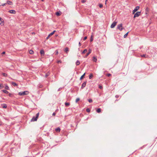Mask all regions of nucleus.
I'll return each instance as SVG.
<instances>
[{
	"instance_id": "nucleus-1",
	"label": "nucleus",
	"mask_w": 157,
	"mask_h": 157,
	"mask_svg": "<svg viewBox=\"0 0 157 157\" xmlns=\"http://www.w3.org/2000/svg\"><path fill=\"white\" fill-rule=\"evenodd\" d=\"M39 113H37L36 115V116H34L32 118V119L31 120L32 121H36L39 117Z\"/></svg>"
},
{
	"instance_id": "nucleus-2",
	"label": "nucleus",
	"mask_w": 157,
	"mask_h": 157,
	"mask_svg": "<svg viewBox=\"0 0 157 157\" xmlns=\"http://www.w3.org/2000/svg\"><path fill=\"white\" fill-rule=\"evenodd\" d=\"M29 92L27 91H24L23 92H21L19 93V95L20 96H23L28 94Z\"/></svg>"
},
{
	"instance_id": "nucleus-3",
	"label": "nucleus",
	"mask_w": 157,
	"mask_h": 157,
	"mask_svg": "<svg viewBox=\"0 0 157 157\" xmlns=\"http://www.w3.org/2000/svg\"><path fill=\"white\" fill-rule=\"evenodd\" d=\"M117 29H119L120 31H121L124 29L122 27V24H119L117 25Z\"/></svg>"
},
{
	"instance_id": "nucleus-4",
	"label": "nucleus",
	"mask_w": 157,
	"mask_h": 157,
	"mask_svg": "<svg viewBox=\"0 0 157 157\" xmlns=\"http://www.w3.org/2000/svg\"><path fill=\"white\" fill-rule=\"evenodd\" d=\"M141 12H137L134 15V18H135L136 17H139L140 14Z\"/></svg>"
},
{
	"instance_id": "nucleus-5",
	"label": "nucleus",
	"mask_w": 157,
	"mask_h": 157,
	"mask_svg": "<svg viewBox=\"0 0 157 157\" xmlns=\"http://www.w3.org/2000/svg\"><path fill=\"white\" fill-rule=\"evenodd\" d=\"M140 7L138 6H137L132 11V13L134 14L135 12L137 11L138 9H139Z\"/></svg>"
},
{
	"instance_id": "nucleus-6",
	"label": "nucleus",
	"mask_w": 157,
	"mask_h": 157,
	"mask_svg": "<svg viewBox=\"0 0 157 157\" xmlns=\"http://www.w3.org/2000/svg\"><path fill=\"white\" fill-rule=\"evenodd\" d=\"M117 22L114 21L112 25H111V28H113L115 27V26L117 24Z\"/></svg>"
},
{
	"instance_id": "nucleus-7",
	"label": "nucleus",
	"mask_w": 157,
	"mask_h": 157,
	"mask_svg": "<svg viewBox=\"0 0 157 157\" xmlns=\"http://www.w3.org/2000/svg\"><path fill=\"white\" fill-rule=\"evenodd\" d=\"M56 32L55 30L53 32H52V33H51L49 34L48 36L47 37L46 39H48L50 36H52L54 33Z\"/></svg>"
},
{
	"instance_id": "nucleus-8",
	"label": "nucleus",
	"mask_w": 157,
	"mask_h": 157,
	"mask_svg": "<svg viewBox=\"0 0 157 157\" xmlns=\"http://www.w3.org/2000/svg\"><path fill=\"white\" fill-rule=\"evenodd\" d=\"M86 82H84L82 84V86H81V88L83 89V88H84L86 86Z\"/></svg>"
},
{
	"instance_id": "nucleus-9",
	"label": "nucleus",
	"mask_w": 157,
	"mask_h": 157,
	"mask_svg": "<svg viewBox=\"0 0 157 157\" xmlns=\"http://www.w3.org/2000/svg\"><path fill=\"white\" fill-rule=\"evenodd\" d=\"M91 52V50L90 49L89 50V52H88L86 55L85 56V57L86 58V57Z\"/></svg>"
},
{
	"instance_id": "nucleus-10",
	"label": "nucleus",
	"mask_w": 157,
	"mask_h": 157,
	"mask_svg": "<svg viewBox=\"0 0 157 157\" xmlns=\"http://www.w3.org/2000/svg\"><path fill=\"white\" fill-rule=\"evenodd\" d=\"M9 12L11 13L15 14L16 13V11L14 10H11L9 11Z\"/></svg>"
},
{
	"instance_id": "nucleus-11",
	"label": "nucleus",
	"mask_w": 157,
	"mask_h": 157,
	"mask_svg": "<svg viewBox=\"0 0 157 157\" xmlns=\"http://www.w3.org/2000/svg\"><path fill=\"white\" fill-rule=\"evenodd\" d=\"M0 25H3L4 23L2 19L0 17Z\"/></svg>"
},
{
	"instance_id": "nucleus-12",
	"label": "nucleus",
	"mask_w": 157,
	"mask_h": 157,
	"mask_svg": "<svg viewBox=\"0 0 157 157\" xmlns=\"http://www.w3.org/2000/svg\"><path fill=\"white\" fill-rule=\"evenodd\" d=\"M40 53L41 56H43L44 55V52L43 50H42L40 51Z\"/></svg>"
},
{
	"instance_id": "nucleus-13",
	"label": "nucleus",
	"mask_w": 157,
	"mask_h": 157,
	"mask_svg": "<svg viewBox=\"0 0 157 157\" xmlns=\"http://www.w3.org/2000/svg\"><path fill=\"white\" fill-rule=\"evenodd\" d=\"M93 60L95 62H96L97 60V58L95 57V56H94L93 57Z\"/></svg>"
},
{
	"instance_id": "nucleus-14",
	"label": "nucleus",
	"mask_w": 157,
	"mask_h": 157,
	"mask_svg": "<svg viewBox=\"0 0 157 157\" xmlns=\"http://www.w3.org/2000/svg\"><path fill=\"white\" fill-rule=\"evenodd\" d=\"M6 3L7 4H8V5H11L13 4V2H12L9 1H7Z\"/></svg>"
},
{
	"instance_id": "nucleus-15",
	"label": "nucleus",
	"mask_w": 157,
	"mask_h": 157,
	"mask_svg": "<svg viewBox=\"0 0 157 157\" xmlns=\"http://www.w3.org/2000/svg\"><path fill=\"white\" fill-rule=\"evenodd\" d=\"M55 130L56 132H59L60 131V128L59 127H58L57 128H56Z\"/></svg>"
},
{
	"instance_id": "nucleus-16",
	"label": "nucleus",
	"mask_w": 157,
	"mask_h": 157,
	"mask_svg": "<svg viewBox=\"0 0 157 157\" xmlns=\"http://www.w3.org/2000/svg\"><path fill=\"white\" fill-rule=\"evenodd\" d=\"M59 12L60 11L56 12V14L57 16H59L60 15H61V13H60Z\"/></svg>"
},
{
	"instance_id": "nucleus-17",
	"label": "nucleus",
	"mask_w": 157,
	"mask_h": 157,
	"mask_svg": "<svg viewBox=\"0 0 157 157\" xmlns=\"http://www.w3.org/2000/svg\"><path fill=\"white\" fill-rule=\"evenodd\" d=\"M69 51V49L68 48L66 47L65 48L64 50V52H66L67 53Z\"/></svg>"
},
{
	"instance_id": "nucleus-18",
	"label": "nucleus",
	"mask_w": 157,
	"mask_h": 157,
	"mask_svg": "<svg viewBox=\"0 0 157 157\" xmlns=\"http://www.w3.org/2000/svg\"><path fill=\"white\" fill-rule=\"evenodd\" d=\"M141 56L142 57H145V58H147V57H148V56L147 55H146V54H143V55H141Z\"/></svg>"
},
{
	"instance_id": "nucleus-19",
	"label": "nucleus",
	"mask_w": 157,
	"mask_h": 157,
	"mask_svg": "<svg viewBox=\"0 0 157 157\" xmlns=\"http://www.w3.org/2000/svg\"><path fill=\"white\" fill-rule=\"evenodd\" d=\"M65 105L66 107H68L70 105V103L69 102H65Z\"/></svg>"
},
{
	"instance_id": "nucleus-20",
	"label": "nucleus",
	"mask_w": 157,
	"mask_h": 157,
	"mask_svg": "<svg viewBox=\"0 0 157 157\" xmlns=\"http://www.w3.org/2000/svg\"><path fill=\"white\" fill-rule=\"evenodd\" d=\"M85 73H84L80 77V79L81 80L84 77Z\"/></svg>"
},
{
	"instance_id": "nucleus-21",
	"label": "nucleus",
	"mask_w": 157,
	"mask_h": 157,
	"mask_svg": "<svg viewBox=\"0 0 157 157\" xmlns=\"http://www.w3.org/2000/svg\"><path fill=\"white\" fill-rule=\"evenodd\" d=\"M29 53L30 54H33L34 53V52L33 50H30L29 51Z\"/></svg>"
},
{
	"instance_id": "nucleus-22",
	"label": "nucleus",
	"mask_w": 157,
	"mask_h": 157,
	"mask_svg": "<svg viewBox=\"0 0 157 157\" xmlns=\"http://www.w3.org/2000/svg\"><path fill=\"white\" fill-rule=\"evenodd\" d=\"M80 64V62L78 60H77L76 62V65H78Z\"/></svg>"
},
{
	"instance_id": "nucleus-23",
	"label": "nucleus",
	"mask_w": 157,
	"mask_h": 157,
	"mask_svg": "<svg viewBox=\"0 0 157 157\" xmlns=\"http://www.w3.org/2000/svg\"><path fill=\"white\" fill-rule=\"evenodd\" d=\"M96 111L98 113H100L101 112V109L100 108L96 110Z\"/></svg>"
},
{
	"instance_id": "nucleus-24",
	"label": "nucleus",
	"mask_w": 157,
	"mask_h": 157,
	"mask_svg": "<svg viewBox=\"0 0 157 157\" xmlns=\"http://www.w3.org/2000/svg\"><path fill=\"white\" fill-rule=\"evenodd\" d=\"M2 91L3 92L6 94H8V92L7 91L5 90H2Z\"/></svg>"
},
{
	"instance_id": "nucleus-25",
	"label": "nucleus",
	"mask_w": 157,
	"mask_h": 157,
	"mask_svg": "<svg viewBox=\"0 0 157 157\" xmlns=\"http://www.w3.org/2000/svg\"><path fill=\"white\" fill-rule=\"evenodd\" d=\"M87 52V50L86 49H84L83 51L82 52V54H83Z\"/></svg>"
},
{
	"instance_id": "nucleus-26",
	"label": "nucleus",
	"mask_w": 157,
	"mask_h": 157,
	"mask_svg": "<svg viewBox=\"0 0 157 157\" xmlns=\"http://www.w3.org/2000/svg\"><path fill=\"white\" fill-rule=\"evenodd\" d=\"M50 75V73L49 72H48L45 75V77L47 78Z\"/></svg>"
},
{
	"instance_id": "nucleus-27",
	"label": "nucleus",
	"mask_w": 157,
	"mask_h": 157,
	"mask_svg": "<svg viewBox=\"0 0 157 157\" xmlns=\"http://www.w3.org/2000/svg\"><path fill=\"white\" fill-rule=\"evenodd\" d=\"M93 77V75L92 74H90L89 75V78L91 79Z\"/></svg>"
},
{
	"instance_id": "nucleus-28",
	"label": "nucleus",
	"mask_w": 157,
	"mask_h": 157,
	"mask_svg": "<svg viewBox=\"0 0 157 157\" xmlns=\"http://www.w3.org/2000/svg\"><path fill=\"white\" fill-rule=\"evenodd\" d=\"M12 84L14 86H17V84L15 82H12Z\"/></svg>"
},
{
	"instance_id": "nucleus-29",
	"label": "nucleus",
	"mask_w": 157,
	"mask_h": 157,
	"mask_svg": "<svg viewBox=\"0 0 157 157\" xmlns=\"http://www.w3.org/2000/svg\"><path fill=\"white\" fill-rule=\"evenodd\" d=\"M3 76H4L5 77L7 76V74L5 73H3L2 74Z\"/></svg>"
},
{
	"instance_id": "nucleus-30",
	"label": "nucleus",
	"mask_w": 157,
	"mask_h": 157,
	"mask_svg": "<svg viewBox=\"0 0 157 157\" xmlns=\"http://www.w3.org/2000/svg\"><path fill=\"white\" fill-rule=\"evenodd\" d=\"M128 32L126 33L124 35V38H125L126 37V36H127V35H128Z\"/></svg>"
},
{
	"instance_id": "nucleus-31",
	"label": "nucleus",
	"mask_w": 157,
	"mask_h": 157,
	"mask_svg": "<svg viewBox=\"0 0 157 157\" xmlns=\"http://www.w3.org/2000/svg\"><path fill=\"white\" fill-rule=\"evenodd\" d=\"M80 100V99L78 98H77L76 99V102L77 103L78 101H79Z\"/></svg>"
},
{
	"instance_id": "nucleus-32",
	"label": "nucleus",
	"mask_w": 157,
	"mask_h": 157,
	"mask_svg": "<svg viewBox=\"0 0 157 157\" xmlns=\"http://www.w3.org/2000/svg\"><path fill=\"white\" fill-rule=\"evenodd\" d=\"M99 7L100 8H102L103 7V5L102 4H99Z\"/></svg>"
},
{
	"instance_id": "nucleus-33",
	"label": "nucleus",
	"mask_w": 157,
	"mask_h": 157,
	"mask_svg": "<svg viewBox=\"0 0 157 157\" xmlns=\"http://www.w3.org/2000/svg\"><path fill=\"white\" fill-rule=\"evenodd\" d=\"M3 87H4V86L2 85V84H0V89L3 88Z\"/></svg>"
},
{
	"instance_id": "nucleus-34",
	"label": "nucleus",
	"mask_w": 157,
	"mask_h": 157,
	"mask_svg": "<svg viewBox=\"0 0 157 157\" xmlns=\"http://www.w3.org/2000/svg\"><path fill=\"white\" fill-rule=\"evenodd\" d=\"M86 1V0H81V2L82 3L85 2Z\"/></svg>"
},
{
	"instance_id": "nucleus-35",
	"label": "nucleus",
	"mask_w": 157,
	"mask_h": 157,
	"mask_svg": "<svg viewBox=\"0 0 157 157\" xmlns=\"http://www.w3.org/2000/svg\"><path fill=\"white\" fill-rule=\"evenodd\" d=\"M5 88L6 90H9V86H6Z\"/></svg>"
},
{
	"instance_id": "nucleus-36",
	"label": "nucleus",
	"mask_w": 157,
	"mask_h": 157,
	"mask_svg": "<svg viewBox=\"0 0 157 157\" xmlns=\"http://www.w3.org/2000/svg\"><path fill=\"white\" fill-rule=\"evenodd\" d=\"M99 89H102V88H103L102 86H101V85H99Z\"/></svg>"
},
{
	"instance_id": "nucleus-37",
	"label": "nucleus",
	"mask_w": 157,
	"mask_h": 157,
	"mask_svg": "<svg viewBox=\"0 0 157 157\" xmlns=\"http://www.w3.org/2000/svg\"><path fill=\"white\" fill-rule=\"evenodd\" d=\"M3 108H7V105L6 104H5L3 106Z\"/></svg>"
},
{
	"instance_id": "nucleus-38",
	"label": "nucleus",
	"mask_w": 157,
	"mask_h": 157,
	"mask_svg": "<svg viewBox=\"0 0 157 157\" xmlns=\"http://www.w3.org/2000/svg\"><path fill=\"white\" fill-rule=\"evenodd\" d=\"M88 101L89 102L91 103L92 102V100L91 99H89L88 100Z\"/></svg>"
},
{
	"instance_id": "nucleus-39",
	"label": "nucleus",
	"mask_w": 157,
	"mask_h": 157,
	"mask_svg": "<svg viewBox=\"0 0 157 157\" xmlns=\"http://www.w3.org/2000/svg\"><path fill=\"white\" fill-rule=\"evenodd\" d=\"M90 110L89 109H87L86 111L87 112H90Z\"/></svg>"
},
{
	"instance_id": "nucleus-40",
	"label": "nucleus",
	"mask_w": 157,
	"mask_h": 157,
	"mask_svg": "<svg viewBox=\"0 0 157 157\" xmlns=\"http://www.w3.org/2000/svg\"><path fill=\"white\" fill-rule=\"evenodd\" d=\"M87 36L85 37L83 39V40H85L86 39H87Z\"/></svg>"
},
{
	"instance_id": "nucleus-41",
	"label": "nucleus",
	"mask_w": 157,
	"mask_h": 157,
	"mask_svg": "<svg viewBox=\"0 0 157 157\" xmlns=\"http://www.w3.org/2000/svg\"><path fill=\"white\" fill-rule=\"evenodd\" d=\"M6 4H7V3H6L2 4V6H5L6 5Z\"/></svg>"
},
{
	"instance_id": "nucleus-42",
	"label": "nucleus",
	"mask_w": 157,
	"mask_h": 157,
	"mask_svg": "<svg viewBox=\"0 0 157 157\" xmlns=\"http://www.w3.org/2000/svg\"><path fill=\"white\" fill-rule=\"evenodd\" d=\"M55 53H56V55H57L58 53V51L57 50H56V52H55Z\"/></svg>"
},
{
	"instance_id": "nucleus-43",
	"label": "nucleus",
	"mask_w": 157,
	"mask_h": 157,
	"mask_svg": "<svg viewBox=\"0 0 157 157\" xmlns=\"http://www.w3.org/2000/svg\"><path fill=\"white\" fill-rule=\"evenodd\" d=\"M107 75V76H108V77H109L110 76H111V74H108Z\"/></svg>"
},
{
	"instance_id": "nucleus-44",
	"label": "nucleus",
	"mask_w": 157,
	"mask_h": 157,
	"mask_svg": "<svg viewBox=\"0 0 157 157\" xmlns=\"http://www.w3.org/2000/svg\"><path fill=\"white\" fill-rule=\"evenodd\" d=\"M61 62H61V61H60V60H59V61H57V63H61Z\"/></svg>"
},
{
	"instance_id": "nucleus-45",
	"label": "nucleus",
	"mask_w": 157,
	"mask_h": 157,
	"mask_svg": "<svg viewBox=\"0 0 157 157\" xmlns=\"http://www.w3.org/2000/svg\"><path fill=\"white\" fill-rule=\"evenodd\" d=\"M119 97V96L118 95H116L115 96V97L117 98H118Z\"/></svg>"
},
{
	"instance_id": "nucleus-46",
	"label": "nucleus",
	"mask_w": 157,
	"mask_h": 157,
	"mask_svg": "<svg viewBox=\"0 0 157 157\" xmlns=\"http://www.w3.org/2000/svg\"><path fill=\"white\" fill-rule=\"evenodd\" d=\"M56 113H55V112H54V113H53V114H52V115L53 116H55V115H56Z\"/></svg>"
},
{
	"instance_id": "nucleus-47",
	"label": "nucleus",
	"mask_w": 157,
	"mask_h": 157,
	"mask_svg": "<svg viewBox=\"0 0 157 157\" xmlns=\"http://www.w3.org/2000/svg\"><path fill=\"white\" fill-rule=\"evenodd\" d=\"M81 43H80V42H79V46H81Z\"/></svg>"
},
{
	"instance_id": "nucleus-48",
	"label": "nucleus",
	"mask_w": 157,
	"mask_h": 157,
	"mask_svg": "<svg viewBox=\"0 0 157 157\" xmlns=\"http://www.w3.org/2000/svg\"><path fill=\"white\" fill-rule=\"evenodd\" d=\"M5 53V52H3L2 53V54H4Z\"/></svg>"
},
{
	"instance_id": "nucleus-49",
	"label": "nucleus",
	"mask_w": 157,
	"mask_h": 157,
	"mask_svg": "<svg viewBox=\"0 0 157 157\" xmlns=\"http://www.w3.org/2000/svg\"><path fill=\"white\" fill-rule=\"evenodd\" d=\"M61 88H59L58 90V91H60V90H61Z\"/></svg>"
},
{
	"instance_id": "nucleus-50",
	"label": "nucleus",
	"mask_w": 157,
	"mask_h": 157,
	"mask_svg": "<svg viewBox=\"0 0 157 157\" xmlns=\"http://www.w3.org/2000/svg\"><path fill=\"white\" fill-rule=\"evenodd\" d=\"M2 124V122H0V126Z\"/></svg>"
},
{
	"instance_id": "nucleus-51",
	"label": "nucleus",
	"mask_w": 157,
	"mask_h": 157,
	"mask_svg": "<svg viewBox=\"0 0 157 157\" xmlns=\"http://www.w3.org/2000/svg\"><path fill=\"white\" fill-rule=\"evenodd\" d=\"M93 39H90V41H93Z\"/></svg>"
},
{
	"instance_id": "nucleus-52",
	"label": "nucleus",
	"mask_w": 157,
	"mask_h": 157,
	"mask_svg": "<svg viewBox=\"0 0 157 157\" xmlns=\"http://www.w3.org/2000/svg\"><path fill=\"white\" fill-rule=\"evenodd\" d=\"M42 1H43L44 0H41Z\"/></svg>"
}]
</instances>
